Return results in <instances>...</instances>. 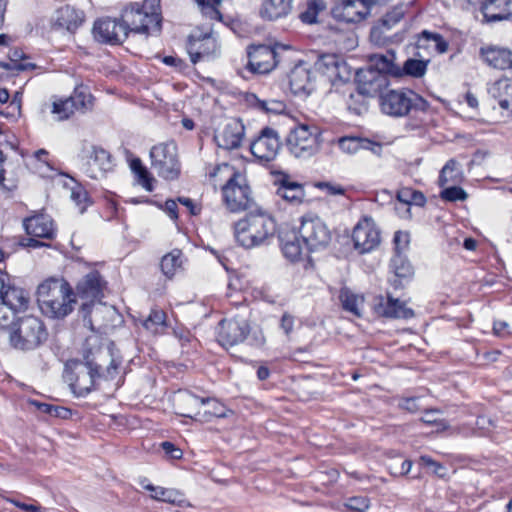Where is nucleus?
<instances>
[{
	"label": "nucleus",
	"mask_w": 512,
	"mask_h": 512,
	"mask_svg": "<svg viewBox=\"0 0 512 512\" xmlns=\"http://www.w3.org/2000/svg\"><path fill=\"white\" fill-rule=\"evenodd\" d=\"M83 21L84 17L81 11L71 5H65L57 10L52 28L74 33L82 25Z\"/></svg>",
	"instance_id": "c756f323"
},
{
	"label": "nucleus",
	"mask_w": 512,
	"mask_h": 512,
	"mask_svg": "<svg viewBox=\"0 0 512 512\" xmlns=\"http://www.w3.org/2000/svg\"><path fill=\"white\" fill-rule=\"evenodd\" d=\"M253 99L256 101V106L265 112H281L285 109L286 105L283 101L271 100L264 101L260 100L256 97V95H252Z\"/></svg>",
	"instance_id": "13d9d810"
},
{
	"label": "nucleus",
	"mask_w": 512,
	"mask_h": 512,
	"mask_svg": "<svg viewBox=\"0 0 512 512\" xmlns=\"http://www.w3.org/2000/svg\"><path fill=\"white\" fill-rule=\"evenodd\" d=\"M381 111L392 117L427 113L430 104L420 94L409 88L388 89L380 95Z\"/></svg>",
	"instance_id": "423d86ee"
},
{
	"label": "nucleus",
	"mask_w": 512,
	"mask_h": 512,
	"mask_svg": "<svg viewBox=\"0 0 512 512\" xmlns=\"http://www.w3.org/2000/svg\"><path fill=\"white\" fill-rule=\"evenodd\" d=\"M114 167L115 163L111 153L100 146L94 145L91 147L84 164V173L91 179L99 180L112 172Z\"/></svg>",
	"instance_id": "6ab92c4d"
},
{
	"label": "nucleus",
	"mask_w": 512,
	"mask_h": 512,
	"mask_svg": "<svg viewBox=\"0 0 512 512\" xmlns=\"http://www.w3.org/2000/svg\"><path fill=\"white\" fill-rule=\"evenodd\" d=\"M366 0H341L332 7V15L339 22L359 23L370 13Z\"/></svg>",
	"instance_id": "412c9836"
},
{
	"label": "nucleus",
	"mask_w": 512,
	"mask_h": 512,
	"mask_svg": "<svg viewBox=\"0 0 512 512\" xmlns=\"http://www.w3.org/2000/svg\"><path fill=\"white\" fill-rule=\"evenodd\" d=\"M21 406L29 413H39L48 416H67L68 413H71L70 409L35 399H25L21 402Z\"/></svg>",
	"instance_id": "79ce46f5"
},
{
	"label": "nucleus",
	"mask_w": 512,
	"mask_h": 512,
	"mask_svg": "<svg viewBox=\"0 0 512 512\" xmlns=\"http://www.w3.org/2000/svg\"><path fill=\"white\" fill-rule=\"evenodd\" d=\"M397 199L406 204H415L419 206L424 205L426 202L424 194L412 188H402L399 190L397 193Z\"/></svg>",
	"instance_id": "5fc2aeb1"
},
{
	"label": "nucleus",
	"mask_w": 512,
	"mask_h": 512,
	"mask_svg": "<svg viewBox=\"0 0 512 512\" xmlns=\"http://www.w3.org/2000/svg\"><path fill=\"white\" fill-rule=\"evenodd\" d=\"M275 194L291 206H300L305 202V185L283 170L271 171Z\"/></svg>",
	"instance_id": "dca6fc26"
},
{
	"label": "nucleus",
	"mask_w": 512,
	"mask_h": 512,
	"mask_svg": "<svg viewBox=\"0 0 512 512\" xmlns=\"http://www.w3.org/2000/svg\"><path fill=\"white\" fill-rule=\"evenodd\" d=\"M0 299L14 313L27 310L30 303L29 294L24 289L7 285L5 280L0 281Z\"/></svg>",
	"instance_id": "393cba45"
},
{
	"label": "nucleus",
	"mask_w": 512,
	"mask_h": 512,
	"mask_svg": "<svg viewBox=\"0 0 512 512\" xmlns=\"http://www.w3.org/2000/svg\"><path fill=\"white\" fill-rule=\"evenodd\" d=\"M319 69L323 76L332 83L337 80L343 81L345 77L348 78L346 64L335 55L323 56L319 63Z\"/></svg>",
	"instance_id": "f704fd0d"
},
{
	"label": "nucleus",
	"mask_w": 512,
	"mask_h": 512,
	"mask_svg": "<svg viewBox=\"0 0 512 512\" xmlns=\"http://www.w3.org/2000/svg\"><path fill=\"white\" fill-rule=\"evenodd\" d=\"M177 201L186 207L188 210L189 215L191 216H198L202 212V204L199 202L194 201L191 198L188 197H178Z\"/></svg>",
	"instance_id": "0e129e2a"
},
{
	"label": "nucleus",
	"mask_w": 512,
	"mask_h": 512,
	"mask_svg": "<svg viewBox=\"0 0 512 512\" xmlns=\"http://www.w3.org/2000/svg\"><path fill=\"white\" fill-rule=\"evenodd\" d=\"M202 404H210L213 407V410L204 411V416H226L224 411V406L214 398H207L201 400Z\"/></svg>",
	"instance_id": "69168bd1"
},
{
	"label": "nucleus",
	"mask_w": 512,
	"mask_h": 512,
	"mask_svg": "<svg viewBox=\"0 0 512 512\" xmlns=\"http://www.w3.org/2000/svg\"><path fill=\"white\" fill-rule=\"evenodd\" d=\"M177 203H179L177 200L167 199L164 205L159 204L158 206L164 210L171 220L176 222L179 219Z\"/></svg>",
	"instance_id": "338daca9"
},
{
	"label": "nucleus",
	"mask_w": 512,
	"mask_h": 512,
	"mask_svg": "<svg viewBox=\"0 0 512 512\" xmlns=\"http://www.w3.org/2000/svg\"><path fill=\"white\" fill-rule=\"evenodd\" d=\"M494 418H476L475 426L471 430V434L478 436H486L489 435L495 425Z\"/></svg>",
	"instance_id": "4d7b16f0"
},
{
	"label": "nucleus",
	"mask_w": 512,
	"mask_h": 512,
	"mask_svg": "<svg viewBox=\"0 0 512 512\" xmlns=\"http://www.w3.org/2000/svg\"><path fill=\"white\" fill-rule=\"evenodd\" d=\"M288 83L294 95H309L315 89L313 73L304 65H296L290 70Z\"/></svg>",
	"instance_id": "5701e85b"
},
{
	"label": "nucleus",
	"mask_w": 512,
	"mask_h": 512,
	"mask_svg": "<svg viewBox=\"0 0 512 512\" xmlns=\"http://www.w3.org/2000/svg\"><path fill=\"white\" fill-rule=\"evenodd\" d=\"M28 169L41 178H53L56 169L50 160V153L46 149H39L27 158Z\"/></svg>",
	"instance_id": "72a5a7b5"
},
{
	"label": "nucleus",
	"mask_w": 512,
	"mask_h": 512,
	"mask_svg": "<svg viewBox=\"0 0 512 512\" xmlns=\"http://www.w3.org/2000/svg\"><path fill=\"white\" fill-rule=\"evenodd\" d=\"M234 308L239 311L238 313L249 315V307L245 295L242 292L232 290L231 286H229V290L226 293V304L224 305L225 313L227 315L232 314Z\"/></svg>",
	"instance_id": "49530a36"
},
{
	"label": "nucleus",
	"mask_w": 512,
	"mask_h": 512,
	"mask_svg": "<svg viewBox=\"0 0 512 512\" xmlns=\"http://www.w3.org/2000/svg\"><path fill=\"white\" fill-rule=\"evenodd\" d=\"M415 48L416 55L419 57H421V50L428 55L444 54L449 50V42L437 32L423 30L416 36Z\"/></svg>",
	"instance_id": "b1692460"
},
{
	"label": "nucleus",
	"mask_w": 512,
	"mask_h": 512,
	"mask_svg": "<svg viewBox=\"0 0 512 512\" xmlns=\"http://www.w3.org/2000/svg\"><path fill=\"white\" fill-rule=\"evenodd\" d=\"M135 324L141 325L147 333L153 336L163 335L169 327L167 313L158 306L152 307L146 317L135 319Z\"/></svg>",
	"instance_id": "bb28decb"
},
{
	"label": "nucleus",
	"mask_w": 512,
	"mask_h": 512,
	"mask_svg": "<svg viewBox=\"0 0 512 512\" xmlns=\"http://www.w3.org/2000/svg\"><path fill=\"white\" fill-rule=\"evenodd\" d=\"M480 57L489 67L498 70L512 69V51L499 46H485L480 48Z\"/></svg>",
	"instance_id": "a878e982"
},
{
	"label": "nucleus",
	"mask_w": 512,
	"mask_h": 512,
	"mask_svg": "<svg viewBox=\"0 0 512 512\" xmlns=\"http://www.w3.org/2000/svg\"><path fill=\"white\" fill-rule=\"evenodd\" d=\"M107 282L98 270H92L84 275L76 284L74 290L76 300H81L79 313L85 323L93 330L91 312L95 304L100 303L104 298V291Z\"/></svg>",
	"instance_id": "1a4fd4ad"
},
{
	"label": "nucleus",
	"mask_w": 512,
	"mask_h": 512,
	"mask_svg": "<svg viewBox=\"0 0 512 512\" xmlns=\"http://www.w3.org/2000/svg\"><path fill=\"white\" fill-rule=\"evenodd\" d=\"M322 130L311 123H297L286 137L289 152L298 158H308L315 155L321 146Z\"/></svg>",
	"instance_id": "9d476101"
},
{
	"label": "nucleus",
	"mask_w": 512,
	"mask_h": 512,
	"mask_svg": "<svg viewBox=\"0 0 512 512\" xmlns=\"http://www.w3.org/2000/svg\"><path fill=\"white\" fill-rule=\"evenodd\" d=\"M70 178L75 182L71 188V199L79 212L84 213L93 204V199L81 183L77 182L73 177Z\"/></svg>",
	"instance_id": "09e8293b"
},
{
	"label": "nucleus",
	"mask_w": 512,
	"mask_h": 512,
	"mask_svg": "<svg viewBox=\"0 0 512 512\" xmlns=\"http://www.w3.org/2000/svg\"><path fill=\"white\" fill-rule=\"evenodd\" d=\"M244 136L243 122L238 118H232L215 134L214 140L219 148L234 150L241 146Z\"/></svg>",
	"instance_id": "4be33fe9"
},
{
	"label": "nucleus",
	"mask_w": 512,
	"mask_h": 512,
	"mask_svg": "<svg viewBox=\"0 0 512 512\" xmlns=\"http://www.w3.org/2000/svg\"><path fill=\"white\" fill-rule=\"evenodd\" d=\"M130 33L149 35L161 30L162 14L159 0H143L126 5L121 11Z\"/></svg>",
	"instance_id": "39448f33"
},
{
	"label": "nucleus",
	"mask_w": 512,
	"mask_h": 512,
	"mask_svg": "<svg viewBox=\"0 0 512 512\" xmlns=\"http://www.w3.org/2000/svg\"><path fill=\"white\" fill-rule=\"evenodd\" d=\"M296 322H297V318L294 315H292L291 313L284 312L282 314V316L280 318L279 325L287 338L291 337V335L294 331Z\"/></svg>",
	"instance_id": "052dcab7"
},
{
	"label": "nucleus",
	"mask_w": 512,
	"mask_h": 512,
	"mask_svg": "<svg viewBox=\"0 0 512 512\" xmlns=\"http://www.w3.org/2000/svg\"><path fill=\"white\" fill-rule=\"evenodd\" d=\"M398 406L412 414H427L438 412L431 403V398L428 396H411L401 398Z\"/></svg>",
	"instance_id": "a19ab883"
},
{
	"label": "nucleus",
	"mask_w": 512,
	"mask_h": 512,
	"mask_svg": "<svg viewBox=\"0 0 512 512\" xmlns=\"http://www.w3.org/2000/svg\"><path fill=\"white\" fill-rule=\"evenodd\" d=\"M338 301L342 310L356 318L363 317L365 297L363 294L355 293L349 287H341L338 291Z\"/></svg>",
	"instance_id": "473e14b6"
},
{
	"label": "nucleus",
	"mask_w": 512,
	"mask_h": 512,
	"mask_svg": "<svg viewBox=\"0 0 512 512\" xmlns=\"http://www.w3.org/2000/svg\"><path fill=\"white\" fill-rule=\"evenodd\" d=\"M37 301L42 313L52 319L71 314L77 302L73 287L63 277H50L39 284Z\"/></svg>",
	"instance_id": "7ed1b4c3"
},
{
	"label": "nucleus",
	"mask_w": 512,
	"mask_h": 512,
	"mask_svg": "<svg viewBox=\"0 0 512 512\" xmlns=\"http://www.w3.org/2000/svg\"><path fill=\"white\" fill-rule=\"evenodd\" d=\"M346 507L351 511L364 512L369 508V500L363 496L351 497L347 500Z\"/></svg>",
	"instance_id": "680f3d73"
},
{
	"label": "nucleus",
	"mask_w": 512,
	"mask_h": 512,
	"mask_svg": "<svg viewBox=\"0 0 512 512\" xmlns=\"http://www.w3.org/2000/svg\"><path fill=\"white\" fill-rule=\"evenodd\" d=\"M250 330L246 313L229 314L219 322L217 341L224 348L232 347L244 342Z\"/></svg>",
	"instance_id": "2eb2a0df"
},
{
	"label": "nucleus",
	"mask_w": 512,
	"mask_h": 512,
	"mask_svg": "<svg viewBox=\"0 0 512 512\" xmlns=\"http://www.w3.org/2000/svg\"><path fill=\"white\" fill-rule=\"evenodd\" d=\"M23 228L27 237L19 240V245L27 249L51 247L50 242L57 237V224L46 213H34L23 219Z\"/></svg>",
	"instance_id": "6e6552de"
},
{
	"label": "nucleus",
	"mask_w": 512,
	"mask_h": 512,
	"mask_svg": "<svg viewBox=\"0 0 512 512\" xmlns=\"http://www.w3.org/2000/svg\"><path fill=\"white\" fill-rule=\"evenodd\" d=\"M129 167L134 174L136 182L146 191L152 192L154 190L155 179L146 166L143 165L142 160L139 157L131 156L129 158Z\"/></svg>",
	"instance_id": "37998d69"
},
{
	"label": "nucleus",
	"mask_w": 512,
	"mask_h": 512,
	"mask_svg": "<svg viewBox=\"0 0 512 512\" xmlns=\"http://www.w3.org/2000/svg\"><path fill=\"white\" fill-rule=\"evenodd\" d=\"M200 7L202 14L210 20H223V14L220 11L222 0H195Z\"/></svg>",
	"instance_id": "864d4df0"
},
{
	"label": "nucleus",
	"mask_w": 512,
	"mask_h": 512,
	"mask_svg": "<svg viewBox=\"0 0 512 512\" xmlns=\"http://www.w3.org/2000/svg\"><path fill=\"white\" fill-rule=\"evenodd\" d=\"M292 9V0H264L259 14L262 19L274 21L286 17Z\"/></svg>",
	"instance_id": "e433bc0d"
},
{
	"label": "nucleus",
	"mask_w": 512,
	"mask_h": 512,
	"mask_svg": "<svg viewBox=\"0 0 512 512\" xmlns=\"http://www.w3.org/2000/svg\"><path fill=\"white\" fill-rule=\"evenodd\" d=\"M363 143L369 144V139L359 136H340L329 141L331 146H337L343 153L352 155L363 147Z\"/></svg>",
	"instance_id": "a18cd8bd"
},
{
	"label": "nucleus",
	"mask_w": 512,
	"mask_h": 512,
	"mask_svg": "<svg viewBox=\"0 0 512 512\" xmlns=\"http://www.w3.org/2000/svg\"><path fill=\"white\" fill-rule=\"evenodd\" d=\"M185 48L192 64L211 61L221 54V45L212 28L196 26L187 36Z\"/></svg>",
	"instance_id": "9b49d317"
},
{
	"label": "nucleus",
	"mask_w": 512,
	"mask_h": 512,
	"mask_svg": "<svg viewBox=\"0 0 512 512\" xmlns=\"http://www.w3.org/2000/svg\"><path fill=\"white\" fill-rule=\"evenodd\" d=\"M0 69L6 71L25 72L41 69V67L37 64H14L9 60V62L0 61Z\"/></svg>",
	"instance_id": "e2e57ef3"
},
{
	"label": "nucleus",
	"mask_w": 512,
	"mask_h": 512,
	"mask_svg": "<svg viewBox=\"0 0 512 512\" xmlns=\"http://www.w3.org/2000/svg\"><path fill=\"white\" fill-rule=\"evenodd\" d=\"M461 172L458 162L452 158L449 159L441 169L438 177V184L441 187L449 183H457L460 180Z\"/></svg>",
	"instance_id": "8fccbe9b"
},
{
	"label": "nucleus",
	"mask_w": 512,
	"mask_h": 512,
	"mask_svg": "<svg viewBox=\"0 0 512 512\" xmlns=\"http://www.w3.org/2000/svg\"><path fill=\"white\" fill-rule=\"evenodd\" d=\"M441 198L448 202L465 201L468 197L466 191L460 186L447 187L441 191Z\"/></svg>",
	"instance_id": "6e6d98bb"
},
{
	"label": "nucleus",
	"mask_w": 512,
	"mask_h": 512,
	"mask_svg": "<svg viewBox=\"0 0 512 512\" xmlns=\"http://www.w3.org/2000/svg\"><path fill=\"white\" fill-rule=\"evenodd\" d=\"M490 94L498 101L502 109L512 111V80L509 78H500L493 83L489 89Z\"/></svg>",
	"instance_id": "58836bf2"
},
{
	"label": "nucleus",
	"mask_w": 512,
	"mask_h": 512,
	"mask_svg": "<svg viewBox=\"0 0 512 512\" xmlns=\"http://www.w3.org/2000/svg\"><path fill=\"white\" fill-rule=\"evenodd\" d=\"M277 231L274 217L266 212L249 213L234 225L236 241L245 248H253L269 242Z\"/></svg>",
	"instance_id": "20e7f679"
},
{
	"label": "nucleus",
	"mask_w": 512,
	"mask_h": 512,
	"mask_svg": "<svg viewBox=\"0 0 512 512\" xmlns=\"http://www.w3.org/2000/svg\"><path fill=\"white\" fill-rule=\"evenodd\" d=\"M325 9L323 0H306L302 10L299 13V19L305 24H314L317 22L318 15Z\"/></svg>",
	"instance_id": "de8ad7c7"
},
{
	"label": "nucleus",
	"mask_w": 512,
	"mask_h": 512,
	"mask_svg": "<svg viewBox=\"0 0 512 512\" xmlns=\"http://www.w3.org/2000/svg\"><path fill=\"white\" fill-rule=\"evenodd\" d=\"M395 58V52L390 50L385 55L375 54L371 57L373 68L370 70L381 73L386 78L387 76L401 77L400 67L395 63Z\"/></svg>",
	"instance_id": "c9c22d12"
},
{
	"label": "nucleus",
	"mask_w": 512,
	"mask_h": 512,
	"mask_svg": "<svg viewBox=\"0 0 512 512\" xmlns=\"http://www.w3.org/2000/svg\"><path fill=\"white\" fill-rule=\"evenodd\" d=\"M75 108L69 97L56 98L51 104V113L56 116L59 121L68 120L75 113Z\"/></svg>",
	"instance_id": "603ef678"
},
{
	"label": "nucleus",
	"mask_w": 512,
	"mask_h": 512,
	"mask_svg": "<svg viewBox=\"0 0 512 512\" xmlns=\"http://www.w3.org/2000/svg\"><path fill=\"white\" fill-rule=\"evenodd\" d=\"M139 484L143 489L150 493L151 499L155 501L178 506H181L184 502L183 494L177 489L155 486L150 483L147 478H141L139 480Z\"/></svg>",
	"instance_id": "2f4dec72"
},
{
	"label": "nucleus",
	"mask_w": 512,
	"mask_h": 512,
	"mask_svg": "<svg viewBox=\"0 0 512 512\" xmlns=\"http://www.w3.org/2000/svg\"><path fill=\"white\" fill-rule=\"evenodd\" d=\"M372 310L375 315L390 319H410L414 317V311L406 306L405 302L387 296L377 295L373 299Z\"/></svg>",
	"instance_id": "aec40b11"
},
{
	"label": "nucleus",
	"mask_w": 512,
	"mask_h": 512,
	"mask_svg": "<svg viewBox=\"0 0 512 512\" xmlns=\"http://www.w3.org/2000/svg\"><path fill=\"white\" fill-rule=\"evenodd\" d=\"M429 60L425 59H415L409 58L407 59L403 66L400 67V73L402 76H410L413 78H421L425 75L427 71Z\"/></svg>",
	"instance_id": "3c124183"
},
{
	"label": "nucleus",
	"mask_w": 512,
	"mask_h": 512,
	"mask_svg": "<svg viewBox=\"0 0 512 512\" xmlns=\"http://www.w3.org/2000/svg\"><path fill=\"white\" fill-rule=\"evenodd\" d=\"M492 330L493 334L500 338H507L512 335V332L509 331V324L502 320L494 321Z\"/></svg>",
	"instance_id": "774afa93"
},
{
	"label": "nucleus",
	"mask_w": 512,
	"mask_h": 512,
	"mask_svg": "<svg viewBox=\"0 0 512 512\" xmlns=\"http://www.w3.org/2000/svg\"><path fill=\"white\" fill-rule=\"evenodd\" d=\"M288 46L280 43L273 45L251 44L247 47L248 61L245 69L252 74H268L279 63L278 49H286Z\"/></svg>",
	"instance_id": "ddd939ff"
},
{
	"label": "nucleus",
	"mask_w": 512,
	"mask_h": 512,
	"mask_svg": "<svg viewBox=\"0 0 512 512\" xmlns=\"http://www.w3.org/2000/svg\"><path fill=\"white\" fill-rule=\"evenodd\" d=\"M394 249L397 254H401L409 247L410 235L406 231H396L393 237Z\"/></svg>",
	"instance_id": "bf43d9fd"
},
{
	"label": "nucleus",
	"mask_w": 512,
	"mask_h": 512,
	"mask_svg": "<svg viewBox=\"0 0 512 512\" xmlns=\"http://www.w3.org/2000/svg\"><path fill=\"white\" fill-rule=\"evenodd\" d=\"M48 339V331L41 318L26 315L17 319L9 333L10 345L18 350L37 349Z\"/></svg>",
	"instance_id": "0eeeda50"
},
{
	"label": "nucleus",
	"mask_w": 512,
	"mask_h": 512,
	"mask_svg": "<svg viewBox=\"0 0 512 512\" xmlns=\"http://www.w3.org/2000/svg\"><path fill=\"white\" fill-rule=\"evenodd\" d=\"M350 238L358 254H367L380 246L381 230L372 216L363 215L353 227Z\"/></svg>",
	"instance_id": "4468645a"
},
{
	"label": "nucleus",
	"mask_w": 512,
	"mask_h": 512,
	"mask_svg": "<svg viewBox=\"0 0 512 512\" xmlns=\"http://www.w3.org/2000/svg\"><path fill=\"white\" fill-rule=\"evenodd\" d=\"M347 109L355 114L361 115L368 110V99L352 84H346L343 90Z\"/></svg>",
	"instance_id": "ea45409f"
},
{
	"label": "nucleus",
	"mask_w": 512,
	"mask_h": 512,
	"mask_svg": "<svg viewBox=\"0 0 512 512\" xmlns=\"http://www.w3.org/2000/svg\"><path fill=\"white\" fill-rule=\"evenodd\" d=\"M71 103L76 111L86 112L91 110L94 105V96L92 95L90 88L84 84L76 85L70 96Z\"/></svg>",
	"instance_id": "c03bdc74"
},
{
	"label": "nucleus",
	"mask_w": 512,
	"mask_h": 512,
	"mask_svg": "<svg viewBox=\"0 0 512 512\" xmlns=\"http://www.w3.org/2000/svg\"><path fill=\"white\" fill-rule=\"evenodd\" d=\"M388 85V79L381 73L368 70L363 75H359L356 88L368 99L381 95Z\"/></svg>",
	"instance_id": "c85d7f7f"
},
{
	"label": "nucleus",
	"mask_w": 512,
	"mask_h": 512,
	"mask_svg": "<svg viewBox=\"0 0 512 512\" xmlns=\"http://www.w3.org/2000/svg\"><path fill=\"white\" fill-rule=\"evenodd\" d=\"M124 21L119 18L102 17L93 24V36L96 41L111 46L121 45L129 36Z\"/></svg>",
	"instance_id": "f3484780"
},
{
	"label": "nucleus",
	"mask_w": 512,
	"mask_h": 512,
	"mask_svg": "<svg viewBox=\"0 0 512 512\" xmlns=\"http://www.w3.org/2000/svg\"><path fill=\"white\" fill-rule=\"evenodd\" d=\"M184 254L181 249L174 248L160 260V270L166 279L171 280L183 269Z\"/></svg>",
	"instance_id": "4c0bfd02"
},
{
	"label": "nucleus",
	"mask_w": 512,
	"mask_h": 512,
	"mask_svg": "<svg viewBox=\"0 0 512 512\" xmlns=\"http://www.w3.org/2000/svg\"><path fill=\"white\" fill-rule=\"evenodd\" d=\"M205 179L220 191L222 205L230 213H241L254 204L252 187L246 172L229 163L207 164Z\"/></svg>",
	"instance_id": "f03ea898"
},
{
	"label": "nucleus",
	"mask_w": 512,
	"mask_h": 512,
	"mask_svg": "<svg viewBox=\"0 0 512 512\" xmlns=\"http://www.w3.org/2000/svg\"><path fill=\"white\" fill-rule=\"evenodd\" d=\"M479 11L486 22H498L512 17V0H485Z\"/></svg>",
	"instance_id": "cd10ccee"
},
{
	"label": "nucleus",
	"mask_w": 512,
	"mask_h": 512,
	"mask_svg": "<svg viewBox=\"0 0 512 512\" xmlns=\"http://www.w3.org/2000/svg\"><path fill=\"white\" fill-rule=\"evenodd\" d=\"M251 154L260 162L273 161L281 148V141L278 132L270 127H263L251 140Z\"/></svg>",
	"instance_id": "a211bd4d"
},
{
	"label": "nucleus",
	"mask_w": 512,
	"mask_h": 512,
	"mask_svg": "<svg viewBox=\"0 0 512 512\" xmlns=\"http://www.w3.org/2000/svg\"><path fill=\"white\" fill-rule=\"evenodd\" d=\"M96 371L90 367H82L69 375L70 387L77 397L86 396L95 385Z\"/></svg>",
	"instance_id": "7c9ffc66"
},
{
	"label": "nucleus",
	"mask_w": 512,
	"mask_h": 512,
	"mask_svg": "<svg viewBox=\"0 0 512 512\" xmlns=\"http://www.w3.org/2000/svg\"><path fill=\"white\" fill-rule=\"evenodd\" d=\"M331 240V231L321 219L303 216L298 227L280 236L281 251L291 263L312 271L315 264L310 254L327 248Z\"/></svg>",
	"instance_id": "f257e3e1"
},
{
	"label": "nucleus",
	"mask_w": 512,
	"mask_h": 512,
	"mask_svg": "<svg viewBox=\"0 0 512 512\" xmlns=\"http://www.w3.org/2000/svg\"><path fill=\"white\" fill-rule=\"evenodd\" d=\"M152 168L159 177L173 181L178 179L181 173L178 160L177 145L174 141L159 143L150 150Z\"/></svg>",
	"instance_id": "f8f14e48"
}]
</instances>
